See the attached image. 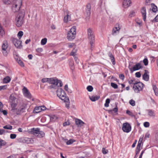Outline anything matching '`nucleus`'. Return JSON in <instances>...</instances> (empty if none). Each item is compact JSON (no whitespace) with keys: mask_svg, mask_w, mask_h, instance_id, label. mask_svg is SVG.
<instances>
[{"mask_svg":"<svg viewBox=\"0 0 158 158\" xmlns=\"http://www.w3.org/2000/svg\"><path fill=\"white\" fill-rule=\"evenodd\" d=\"M5 33V32L2 28V27L0 24V35L2 36L3 35H4Z\"/></svg>","mask_w":158,"mask_h":158,"instance_id":"473e14b6","label":"nucleus"},{"mask_svg":"<svg viewBox=\"0 0 158 158\" xmlns=\"http://www.w3.org/2000/svg\"><path fill=\"white\" fill-rule=\"evenodd\" d=\"M6 144V142L1 139H0V146H4Z\"/></svg>","mask_w":158,"mask_h":158,"instance_id":"c85d7f7f","label":"nucleus"},{"mask_svg":"<svg viewBox=\"0 0 158 158\" xmlns=\"http://www.w3.org/2000/svg\"><path fill=\"white\" fill-rule=\"evenodd\" d=\"M99 98L100 97L97 95H94L91 97H89V99L92 102H95L98 100Z\"/></svg>","mask_w":158,"mask_h":158,"instance_id":"412c9836","label":"nucleus"},{"mask_svg":"<svg viewBox=\"0 0 158 158\" xmlns=\"http://www.w3.org/2000/svg\"><path fill=\"white\" fill-rule=\"evenodd\" d=\"M141 143H138V144L137 145L136 148H137V149H140V148L141 146Z\"/></svg>","mask_w":158,"mask_h":158,"instance_id":"69168bd1","label":"nucleus"},{"mask_svg":"<svg viewBox=\"0 0 158 158\" xmlns=\"http://www.w3.org/2000/svg\"><path fill=\"white\" fill-rule=\"evenodd\" d=\"M148 73H149L147 70H144V73L142 77L143 79L146 81H149V77L148 74Z\"/></svg>","mask_w":158,"mask_h":158,"instance_id":"dca6fc26","label":"nucleus"},{"mask_svg":"<svg viewBox=\"0 0 158 158\" xmlns=\"http://www.w3.org/2000/svg\"><path fill=\"white\" fill-rule=\"evenodd\" d=\"M7 88L6 85H4L0 86V90L2 89H5Z\"/></svg>","mask_w":158,"mask_h":158,"instance_id":"6e6d98bb","label":"nucleus"},{"mask_svg":"<svg viewBox=\"0 0 158 158\" xmlns=\"http://www.w3.org/2000/svg\"><path fill=\"white\" fill-rule=\"evenodd\" d=\"M14 58L18 62L19 60H20V58L17 55H16L14 56Z\"/></svg>","mask_w":158,"mask_h":158,"instance_id":"bf43d9fd","label":"nucleus"},{"mask_svg":"<svg viewBox=\"0 0 158 158\" xmlns=\"http://www.w3.org/2000/svg\"><path fill=\"white\" fill-rule=\"evenodd\" d=\"M25 14V11L24 10H22L19 11L18 15L15 18V23L17 26L20 27L22 26L24 23V19Z\"/></svg>","mask_w":158,"mask_h":158,"instance_id":"f257e3e1","label":"nucleus"},{"mask_svg":"<svg viewBox=\"0 0 158 158\" xmlns=\"http://www.w3.org/2000/svg\"><path fill=\"white\" fill-rule=\"evenodd\" d=\"M17 62L22 67H23L24 66V64L20 60H19Z\"/></svg>","mask_w":158,"mask_h":158,"instance_id":"c03bdc74","label":"nucleus"},{"mask_svg":"<svg viewBox=\"0 0 158 158\" xmlns=\"http://www.w3.org/2000/svg\"><path fill=\"white\" fill-rule=\"evenodd\" d=\"M142 68V66L141 64L138 63L134 66L132 69L130 68V69L132 72L133 71L139 70Z\"/></svg>","mask_w":158,"mask_h":158,"instance_id":"2eb2a0df","label":"nucleus"},{"mask_svg":"<svg viewBox=\"0 0 158 158\" xmlns=\"http://www.w3.org/2000/svg\"><path fill=\"white\" fill-rule=\"evenodd\" d=\"M23 32L22 31H19L17 34V36L20 40L23 35Z\"/></svg>","mask_w":158,"mask_h":158,"instance_id":"72a5a7b5","label":"nucleus"},{"mask_svg":"<svg viewBox=\"0 0 158 158\" xmlns=\"http://www.w3.org/2000/svg\"><path fill=\"white\" fill-rule=\"evenodd\" d=\"M12 41L16 47L18 48H22V42L20 40H18L16 38H13Z\"/></svg>","mask_w":158,"mask_h":158,"instance_id":"9d476101","label":"nucleus"},{"mask_svg":"<svg viewBox=\"0 0 158 158\" xmlns=\"http://www.w3.org/2000/svg\"><path fill=\"white\" fill-rule=\"evenodd\" d=\"M8 47V44L6 41H4L3 42L2 46V50L6 49Z\"/></svg>","mask_w":158,"mask_h":158,"instance_id":"5701e85b","label":"nucleus"},{"mask_svg":"<svg viewBox=\"0 0 158 158\" xmlns=\"http://www.w3.org/2000/svg\"><path fill=\"white\" fill-rule=\"evenodd\" d=\"M75 45V44L73 43H70L68 45V47L69 48H71L74 45Z\"/></svg>","mask_w":158,"mask_h":158,"instance_id":"e2e57ef3","label":"nucleus"},{"mask_svg":"<svg viewBox=\"0 0 158 158\" xmlns=\"http://www.w3.org/2000/svg\"><path fill=\"white\" fill-rule=\"evenodd\" d=\"M27 106L26 104H23L19 109H16V114L17 115H19L22 113L24 112Z\"/></svg>","mask_w":158,"mask_h":158,"instance_id":"9b49d317","label":"nucleus"},{"mask_svg":"<svg viewBox=\"0 0 158 158\" xmlns=\"http://www.w3.org/2000/svg\"><path fill=\"white\" fill-rule=\"evenodd\" d=\"M74 59L76 63L77 64H78L79 60L78 58L76 56H74Z\"/></svg>","mask_w":158,"mask_h":158,"instance_id":"13d9d810","label":"nucleus"},{"mask_svg":"<svg viewBox=\"0 0 158 158\" xmlns=\"http://www.w3.org/2000/svg\"><path fill=\"white\" fill-rule=\"evenodd\" d=\"M129 103L132 106H134L135 105V101L132 99H131L130 100Z\"/></svg>","mask_w":158,"mask_h":158,"instance_id":"37998d69","label":"nucleus"},{"mask_svg":"<svg viewBox=\"0 0 158 158\" xmlns=\"http://www.w3.org/2000/svg\"><path fill=\"white\" fill-rule=\"evenodd\" d=\"M89 44L90 47L89 48L91 51L93 50L95 47V39L94 32L89 29Z\"/></svg>","mask_w":158,"mask_h":158,"instance_id":"423d86ee","label":"nucleus"},{"mask_svg":"<svg viewBox=\"0 0 158 158\" xmlns=\"http://www.w3.org/2000/svg\"><path fill=\"white\" fill-rule=\"evenodd\" d=\"M131 126L128 123H123L122 130L124 132L128 133L131 131Z\"/></svg>","mask_w":158,"mask_h":158,"instance_id":"1a4fd4ad","label":"nucleus"},{"mask_svg":"<svg viewBox=\"0 0 158 158\" xmlns=\"http://www.w3.org/2000/svg\"><path fill=\"white\" fill-rule=\"evenodd\" d=\"M143 62L144 64L146 66L148 65V61L147 58H145L143 60Z\"/></svg>","mask_w":158,"mask_h":158,"instance_id":"8fccbe9b","label":"nucleus"},{"mask_svg":"<svg viewBox=\"0 0 158 158\" xmlns=\"http://www.w3.org/2000/svg\"><path fill=\"white\" fill-rule=\"evenodd\" d=\"M40 107H35L34 110H33V113H37L40 112L39 111Z\"/></svg>","mask_w":158,"mask_h":158,"instance_id":"e433bc0d","label":"nucleus"},{"mask_svg":"<svg viewBox=\"0 0 158 158\" xmlns=\"http://www.w3.org/2000/svg\"><path fill=\"white\" fill-rule=\"evenodd\" d=\"M13 0H3V3L6 5H9L11 3Z\"/></svg>","mask_w":158,"mask_h":158,"instance_id":"c756f323","label":"nucleus"},{"mask_svg":"<svg viewBox=\"0 0 158 158\" xmlns=\"http://www.w3.org/2000/svg\"><path fill=\"white\" fill-rule=\"evenodd\" d=\"M111 86L114 89H116L118 88V85L114 83L111 82L110 83Z\"/></svg>","mask_w":158,"mask_h":158,"instance_id":"79ce46f5","label":"nucleus"},{"mask_svg":"<svg viewBox=\"0 0 158 158\" xmlns=\"http://www.w3.org/2000/svg\"><path fill=\"white\" fill-rule=\"evenodd\" d=\"M3 128L6 129L11 130L12 129V127L10 125H6L3 127Z\"/></svg>","mask_w":158,"mask_h":158,"instance_id":"a19ab883","label":"nucleus"},{"mask_svg":"<svg viewBox=\"0 0 158 158\" xmlns=\"http://www.w3.org/2000/svg\"><path fill=\"white\" fill-rule=\"evenodd\" d=\"M49 78H43L41 80V81L43 83H45L46 82H48L49 81Z\"/></svg>","mask_w":158,"mask_h":158,"instance_id":"a18cd8bd","label":"nucleus"},{"mask_svg":"<svg viewBox=\"0 0 158 158\" xmlns=\"http://www.w3.org/2000/svg\"><path fill=\"white\" fill-rule=\"evenodd\" d=\"M152 10L153 12H156L157 10V7L155 6L154 4H152Z\"/></svg>","mask_w":158,"mask_h":158,"instance_id":"cd10ccee","label":"nucleus"},{"mask_svg":"<svg viewBox=\"0 0 158 158\" xmlns=\"http://www.w3.org/2000/svg\"><path fill=\"white\" fill-rule=\"evenodd\" d=\"M57 119L55 115H52L50 117V119L51 121L54 122Z\"/></svg>","mask_w":158,"mask_h":158,"instance_id":"ea45409f","label":"nucleus"},{"mask_svg":"<svg viewBox=\"0 0 158 158\" xmlns=\"http://www.w3.org/2000/svg\"><path fill=\"white\" fill-rule=\"evenodd\" d=\"M126 113L127 114H129L130 115H132V113L129 110H127L126 111Z\"/></svg>","mask_w":158,"mask_h":158,"instance_id":"774afa93","label":"nucleus"},{"mask_svg":"<svg viewBox=\"0 0 158 158\" xmlns=\"http://www.w3.org/2000/svg\"><path fill=\"white\" fill-rule=\"evenodd\" d=\"M70 124V123L69 122L67 121L65 122L64 123H63V125L64 126H68Z\"/></svg>","mask_w":158,"mask_h":158,"instance_id":"052dcab7","label":"nucleus"},{"mask_svg":"<svg viewBox=\"0 0 158 158\" xmlns=\"http://www.w3.org/2000/svg\"><path fill=\"white\" fill-rule=\"evenodd\" d=\"M16 135L15 134H11L10 135V138L11 139H14L16 138Z\"/></svg>","mask_w":158,"mask_h":158,"instance_id":"5fc2aeb1","label":"nucleus"},{"mask_svg":"<svg viewBox=\"0 0 158 158\" xmlns=\"http://www.w3.org/2000/svg\"><path fill=\"white\" fill-rule=\"evenodd\" d=\"M143 136L141 137L140 138L139 140V141H138V143H142V140H143Z\"/></svg>","mask_w":158,"mask_h":158,"instance_id":"338daca9","label":"nucleus"},{"mask_svg":"<svg viewBox=\"0 0 158 158\" xmlns=\"http://www.w3.org/2000/svg\"><path fill=\"white\" fill-rule=\"evenodd\" d=\"M153 89L156 95H158V89L155 85H153Z\"/></svg>","mask_w":158,"mask_h":158,"instance_id":"bb28decb","label":"nucleus"},{"mask_svg":"<svg viewBox=\"0 0 158 158\" xmlns=\"http://www.w3.org/2000/svg\"><path fill=\"white\" fill-rule=\"evenodd\" d=\"M23 91L24 96L28 98H31V96L28 90L25 87H24L23 89Z\"/></svg>","mask_w":158,"mask_h":158,"instance_id":"f8f14e48","label":"nucleus"},{"mask_svg":"<svg viewBox=\"0 0 158 158\" xmlns=\"http://www.w3.org/2000/svg\"><path fill=\"white\" fill-rule=\"evenodd\" d=\"M120 28L119 24L117 25L115 27H114L112 31V35H114L118 34L119 33Z\"/></svg>","mask_w":158,"mask_h":158,"instance_id":"ddd939ff","label":"nucleus"},{"mask_svg":"<svg viewBox=\"0 0 158 158\" xmlns=\"http://www.w3.org/2000/svg\"><path fill=\"white\" fill-rule=\"evenodd\" d=\"M47 39L46 38L43 39L41 41V44L42 45H44L47 42Z\"/></svg>","mask_w":158,"mask_h":158,"instance_id":"7c9ffc66","label":"nucleus"},{"mask_svg":"<svg viewBox=\"0 0 158 158\" xmlns=\"http://www.w3.org/2000/svg\"><path fill=\"white\" fill-rule=\"evenodd\" d=\"M148 112V114L151 117H154L156 116V114L154 110H152L149 109L147 110Z\"/></svg>","mask_w":158,"mask_h":158,"instance_id":"aec40b11","label":"nucleus"},{"mask_svg":"<svg viewBox=\"0 0 158 158\" xmlns=\"http://www.w3.org/2000/svg\"><path fill=\"white\" fill-rule=\"evenodd\" d=\"M64 140L66 143L67 144L69 145L72 144L75 141V140L73 139H71L69 140H68L67 139H64Z\"/></svg>","mask_w":158,"mask_h":158,"instance_id":"393cba45","label":"nucleus"},{"mask_svg":"<svg viewBox=\"0 0 158 158\" xmlns=\"http://www.w3.org/2000/svg\"><path fill=\"white\" fill-rule=\"evenodd\" d=\"M43 51V49L42 48H38L36 49V51L38 53H40Z\"/></svg>","mask_w":158,"mask_h":158,"instance_id":"603ef678","label":"nucleus"},{"mask_svg":"<svg viewBox=\"0 0 158 158\" xmlns=\"http://www.w3.org/2000/svg\"><path fill=\"white\" fill-rule=\"evenodd\" d=\"M11 80L10 77L9 76H6L4 77L3 80L4 83H7L10 82Z\"/></svg>","mask_w":158,"mask_h":158,"instance_id":"4be33fe9","label":"nucleus"},{"mask_svg":"<svg viewBox=\"0 0 158 158\" xmlns=\"http://www.w3.org/2000/svg\"><path fill=\"white\" fill-rule=\"evenodd\" d=\"M56 93L57 96L60 98L65 102H68L69 99L66 97L65 93L64 90L60 88L57 90Z\"/></svg>","mask_w":158,"mask_h":158,"instance_id":"39448f33","label":"nucleus"},{"mask_svg":"<svg viewBox=\"0 0 158 158\" xmlns=\"http://www.w3.org/2000/svg\"><path fill=\"white\" fill-rule=\"evenodd\" d=\"M119 78L122 80H123L124 78V76L123 74H121L119 76Z\"/></svg>","mask_w":158,"mask_h":158,"instance_id":"0e129e2a","label":"nucleus"},{"mask_svg":"<svg viewBox=\"0 0 158 158\" xmlns=\"http://www.w3.org/2000/svg\"><path fill=\"white\" fill-rule=\"evenodd\" d=\"M110 102V100L109 98L107 99L106 100V102L104 106L106 107H108L109 106V103Z\"/></svg>","mask_w":158,"mask_h":158,"instance_id":"c9c22d12","label":"nucleus"},{"mask_svg":"<svg viewBox=\"0 0 158 158\" xmlns=\"http://www.w3.org/2000/svg\"><path fill=\"white\" fill-rule=\"evenodd\" d=\"M144 86L143 83L137 81L136 84L133 86V89L135 93H139L140 91L142 90Z\"/></svg>","mask_w":158,"mask_h":158,"instance_id":"0eeeda50","label":"nucleus"},{"mask_svg":"<svg viewBox=\"0 0 158 158\" xmlns=\"http://www.w3.org/2000/svg\"><path fill=\"white\" fill-rule=\"evenodd\" d=\"M29 133L36 136L38 137L41 138L43 137L45 135V133L42 131H40L39 128H33L29 131Z\"/></svg>","mask_w":158,"mask_h":158,"instance_id":"f03ea898","label":"nucleus"},{"mask_svg":"<svg viewBox=\"0 0 158 158\" xmlns=\"http://www.w3.org/2000/svg\"><path fill=\"white\" fill-rule=\"evenodd\" d=\"M58 87H60L58 85H56V84H52L51 85L48 86V89H57Z\"/></svg>","mask_w":158,"mask_h":158,"instance_id":"b1692460","label":"nucleus"},{"mask_svg":"<svg viewBox=\"0 0 158 158\" xmlns=\"http://www.w3.org/2000/svg\"><path fill=\"white\" fill-rule=\"evenodd\" d=\"M137 82V81H135V80L134 79H131L128 81V83L130 84H133L134 85L136 84Z\"/></svg>","mask_w":158,"mask_h":158,"instance_id":"2f4dec72","label":"nucleus"},{"mask_svg":"<svg viewBox=\"0 0 158 158\" xmlns=\"http://www.w3.org/2000/svg\"><path fill=\"white\" fill-rule=\"evenodd\" d=\"M48 83L51 84H56V85H58L60 87H61L62 85V81L56 78H49Z\"/></svg>","mask_w":158,"mask_h":158,"instance_id":"6e6552de","label":"nucleus"},{"mask_svg":"<svg viewBox=\"0 0 158 158\" xmlns=\"http://www.w3.org/2000/svg\"><path fill=\"white\" fill-rule=\"evenodd\" d=\"M131 3L130 0H124L123 5L124 8H126L130 6Z\"/></svg>","mask_w":158,"mask_h":158,"instance_id":"a211bd4d","label":"nucleus"},{"mask_svg":"<svg viewBox=\"0 0 158 158\" xmlns=\"http://www.w3.org/2000/svg\"><path fill=\"white\" fill-rule=\"evenodd\" d=\"M77 50L74 48L72 50V51L70 53V55L72 56H74V57L75 56L76 54V53L77 52Z\"/></svg>","mask_w":158,"mask_h":158,"instance_id":"4c0bfd02","label":"nucleus"},{"mask_svg":"<svg viewBox=\"0 0 158 158\" xmlns=\"http://www.w3.org/2000/svg\"><path fill=\"white\" fill-rule=\"evenodd\" d=\"M69 64L71 69H73L74 68L73 66V61H71L69 62Z\"/></svg>","mask_w":158,"mask_h":158,"instance_id":"de8ad7c7","label":"nucleus"},{"mask_svg":"<svg viewBox=\"0 0 158 158\" xmlns=\"http://www.w3.org/2000/svg\"><path fill=\"white\" fill-rule=\"evenodd\" d=\"M2 52L4 56H7L8 53L6 51V49L2 50Z\"/></svg>","mask_w":158,"mask_h":158,"instance_id":"09e8293b","label":"nucleus"},{"mask_svg":"<svg viewBox=\"0 0 158 158\" xmlns=\"http://www.w3.org/2000/svg\"><path fill=\"white\" fill-rule=\"evenodd\" d=\"M22 0H13L10 4L12 5V10L14 12L19 10L22 5Z\"/></svg>","mask_w":158,"mask_h":158,"instance_id":"7ed1b4c3","label":"nucleus"},{"mask_svg":"<svg viewBox=\"0 0 158 158\" xmlns=\"http://www.w3.org/2000/svg\"><path fill=\"white\" fill-rule=\"evenodd\" d=\"M5 131L4 129H0V135H2L5 132Z\"/></svg>","mask_w":158,"mask_h":158,"instance_id":"680f3d73","label":"nucleus"},{"mask_svg":"<svg viewBox=\"0 0 158 158\" xmlns=\"http://www.w3.org/2000/svg\"><path fill=\"white\" fill-rule=\"evenodd\" d=\"M65 14L66 15L65 16L64 18V22L65 23H67L69 20H70L71 17L70 15H69V11L66 10L65 11Z\"/></svg>","mask_w":158,"mask_h":158,"instance_id":"4468645a","label":"nucleus"},{"mask_svg":"<svg viewBox=\"0 0 158 158\" xmlns=\"http://www.w3.org/2000/svg\"><path fill=\"white\" fill-rule=\"evenodd\" d=\"M76 27L75 26L70 29L67 34V38L69 40L72 41L75 38L76 33Z\"/></svg>","mask_w":158,"mask_h":158,"instance_id":"20e7f679","label":"nucleus"},{"mask_svg":"<svg viewBox=\"0 0 158 158\" xmlns=\"http://www.w3.org/2000/svg\"><path fill=\"white\" fill-rule=\"evenodd\" d=\"M102 153L104 154H107L108 152V150L105 149L104 148H102Z\"/></svg>","mask_w":158,"mask_h":158,"instance_id":"3c124183","label":"nucleus"},{"mask_svg":"<svg viewBox=\"0 0 158 158\" xmlns=\"http://www.w3.org/2000/svg\"><path fill=\"white\" fill-rule=\"evenodd\" d=\"M136 11L135 10H132L130 11L129 15V17L130 18L133 17L135 15Z\"/></svg>","mask_w":158,"mask_h":158,"instance_id":"a878e982","label":"nucleus"},{"mask_svg":"<svg viewBox=\"0 0 158 158\" xmlns=\"http://www.w3.org/2000/svg\"><path fill=\"white\" fill-rule=\"evenodd\" d=\"M110 60L112 62V64H115V61L114 58V56L111 54H110Z\"/></svg>","mask_w":158,"mask_h":158,"instance_id":"f704fd0d","label":"nucleus"},{"mask_svg":"<svg viewBox=\"0 0 158 158\" xmlns=\"http://www.w3.org/2000/svg\"><path fill=\"white\" fill-rule=\"evenodd\" d=\"M64 89L66 91H67L68 92L71 93L72 92L70 90H69L68 85H66L64 86Z\"/></svg>","mask_w":158,"mask_h":158,"instance_id":"49530a36","label":"nucleus"},{"mask_svg":"<svg viewBox=\"0 0 158 158\" xmlns=\"http://www.w3.org/2000/svg\"><path fill=\"white\" fill-rule=\"evenodd\" d=\"M143 125L145 127H148L149 126V123L148 122H145L144 123Z\"/></svg>","mask_w":158,"mask_h":158,"instance_id":"864d4df0","label":"nucleus"},{"mask_svg":"<svg viewBox=\"0 0 158 158\" xmlns=\"http://www.w3.org/2000/svg\"><path fill=\"white\" fill-rule=\"evenodd\" d=\"M141 13L142 15L143 19L144 21H145L146 19V9L144 7H143L141 10Z\"/></svg>","mask_w":158,"mask_h":158,"instance_id":"6ab92c4d","label":"nucleus"},{"mask_svg":"<svg viewBox=\"0 0 158 158\" xmlns=\"http://www.w3.org/2000/svg\"><path fill=\"white\" fill-rule=\"evenodd\" d=\"M135 77L139 78L141 77V74L139 72H137L135 73Z\"/></svg>","mask_w":158,"mask_h":158,"instance_id":"4d7b16f0","label":"nucleus"},{"mask_svg":"<svg viewBox=\"0 0 158 158\" xmlns=\"http://www.w3.org/2000/svg\"><path fill=\"white\" fill-rule=\"evenodd\" d=\"M75 123L78 127H81L82 126L84 123L81 120L76 118L75 119Z\"/></svg>","mask_w":158,"mask_h":158,"instance_id":"f3484780","label":"nucleus"},{"mask_svg":"<svg viewBox=\"0 0 158 158\" xmlns=\"http://www.w3.org/2000/svg\"><path fill=\"white\" fill-rule=\"evenodd\" d=\"M9 99L11 103H13L15 102L16 98L14 96L10 95Z\"/></svg>","mask_w":158,"mask_h":158,"instance_id":"58836bf2","label":"nucleus"}]
</instances>
